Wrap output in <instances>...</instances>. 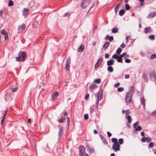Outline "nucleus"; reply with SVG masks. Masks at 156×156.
Returning <instances> with one entry per match:
<instances>
[{
    "mask_svg": "<svg viewBox=\"0 0 156 156\" xmlns=\"http://www.w3.org/2000/svg\"><path fill=\"white\" fill-rule=\"evenodd\" d=\"M26 55V52L24 51L21 52L19 54V56L16 58V60L19 62L24 61L25 60V57Z\"/></svg>",
    "mask_w": 156,
    "mask_h": 156,
    "instance_id": "obj_1",
    "label": "nucleus"
},
{
    "mask_svg": "<svg viewBox=\"0 0 156 156\" xmlns=\"http://www.w3.org/2000/svg\"><path fill=\"white\" fill-rule=\"evenodd\" d=\"M132 97V94L131 93L128 92L126 94L125 99L126 104H129L130 102Z\"/></svg>",
    "mask_w": 156,
    "mask_h": 156,
    "instance_id": "obj_2",
    "label": "nucleus"
},
{
    "mask_svg": "<svg viewBox=\"0 0 156 156\" xmlns=\"http://www.w3.org/2000/svg\"><path fill=\"white\" fill-rule=\"evenodd\" d=\"M99 92H98L97 94H95V97L96 98V102L95 106L97 108L98 106V102L100 98H101V94H100L99 96Z\"/></svg>",
    "mask_w": 156,
    "mask_h": 156,
    "instance_id": "obj_3",
    "label": "nucleus"
},
{
    "mask_svg": "<svg viewBox=\"0 0 156 156\" xmlns=\"http://www.w3.org/2000/svg\"><path fill=\"white\" fill-rule=\"evenodd\" d=\"M120 146L119 143L113 144L112 146V149L115 152H117L120 151Z\"/></svg>",
    "mask_w": 156,
    "mask_h": 156,
    "instance_id": "obj_4",
    "label": "nucleus"
},
{
    "mask_svg": "<svg viewBox=\"0 0 156 156\" xmlns=\"http://www.w3.org/2000/svg\"><path fill=\"white\" fill-rule=\"evenodd\" d=\"M139 124V122H136L133 125V126L135 128V131H140L141 129V127L138 126Z\"/></svg>",
    "mask_w": 156,
    "mask_h": 156,
    "instance_id": "obj_5",
    "label": "nucleus"
},
{
    "mask_svg": "<svg viewBox=\"0 0 156 156\" xmlns=\"http://www.w3.org/2000/svg\"><path fill=\"white\" fill-rule=\"evenodd\" d=\"M113 58L117 59V61L118 62H120L122 63V58L121 57L120 55H114L112 56Z\"/></svg>",
    "mask_w": 156,
    "mask_h": 156,
    "instance_id": "obj_6",
    "label": "nucleus"
},
{
    "mask_svg": "<svg viewBox=\"0 0 156 156\" xmlns=\"http://www.w3.org/2000/svg\"><path fill=\"white\" fill-rule=\"evenodd\" d=\"M58 91H56L54 93H53L51 97V100L52 101H54L58 96Z\"/></svg>",
    "mask_w": 156,
    "mask_h": 156,
    "instance_id": "obj_7",
    "label": "nucleus"
},
{
    "mask_svg": "<svg viewBox=\"0 0 156 156\" xmlns=\"http://www.w3.org/2000/svg\"><path fill=\"white\" fill-rule=\"evenodd\" d=\"M89 3L87 1L83 0L82 1L81 4V7L82 8L84 9L87 7Z\"/></svg>",
    "mask_w": 156,
    "mask_h": 156,
    "instance_id": "obj_8",
    "label": "nucleus"
},
{
    "mask_svg": "<svg viewBox=\"0 0 156 156\" xmlns=\"http://www.w3.org/2000/svg\"><path fill=\"white\" fill-rule=\"evenodd\" d=\"M97 86L95 84H91L89 87V89L90 92H93V90L97 88Z\"/></svg>",
    "mask_w": 156,
    "mask_h": 156,
    "instance_id": "obj_9",
    "label": "nucleus"
},
{
    "mask_svg": "<svg viewBox=\"0 0 156 156\" xmlns=\"http://www.w3.org/2000/svg\"><path fill=\"white\" fill-rule=\"evenodd\" d=\"M80 155H82L85 153V148L83 146H81L79 148Z\"/></svg>",
    "mask_w": 156,
    "mask_h": 156,
    "instance_id": "obj_10",
    "label": "nucleus"
},
{
    "mask_svg": "<svg viewBox=\"0 0 156 156\" xmlns=\"http://www.w3.org/2000/svg\"><path fill=\"white\" fill-rule=\"evenodd\" d=\"M100 136L101 139L102 141L103 144H107V140L106 138L104 136L102 135H100Z\"/></svg>",
    "mask_w": 156,
    "mask_h": 156,
    "instance_id": "obj_11",
    "label": "nucleus"
},
{
    "mask_svg": "<svg viewBox=\"0 0 156 156\" xmlns=\"http://www.w3.org/2000/svg\"><path fill=\"white\" fill-rule=\"evenodd\" d=\"M1 33L2 34L5 35V40H6L8 38V34L7 32L5 30L3 29L2 30Z\"/></svg>",
    "mask_w": 156,
    "mask_h": 156,
    "instance_id": "obj_12",
    "label": "nucleus"
},
{
    "mask_svg": "<svg viewBox=\"0 0 156 156\" xmlns=\"http://www.w3.org/2000/svg\"><path fill=\"white\" fill-rule=\"evenodd\" d=\"M150 78L152 81H154L156 78V76L154 72L152 73L150 75Z\"/></svg>",
    "mask_w": 156,
    "mask_h": 156,
    "instance_id": "obj_13",
    "label": "nucleus"
},
{
    "mask_svg": "<svg viewBox=\"0 0 156 156\" xmlns=\"http://www.w3.org/2000/svg\"><path fill=\"white\" fill-rule=\"evenodd\" d=\"M152 31V29L150 27H148L144 28V32L145 33H150Z\"/></svg>",
    "mask_w": 156,
    "mask_h": 156,
    "instance_id": "obj_14",
    "label": "nucleus"
},
{
    "mask_svg": "<svg viewBox=\"0 0 156 156\" xmlns=\"http://www.w3.org/2000/svg\"><path fill=\"white\" fill-rule=\"evenodd\" d=\"M17 87H16L14 88H10L7 91V93H8V92H9V93H12L13 92H15L17 90Z\"/></svg>",
    "mask_w": 156,
    "mask_h": 156,
    "instance_id": "obj_15",
    "label": "nucleus"
},
{
    "mask_svg": "<svg viewBox=\"0 0 156 156\" xmlns=\"http://www.w3.org/2000/svg\"><path fill=\"white\" fill-rule=\"evenodd\" d=\"M23 16L25 17H26L28 13V10L27 9H24L23 10Z\"/></svg>",
    "mask_w": 156,
    "mask_h": 156,
    "instance_id": "obj_16",
    "label": "nucleus"
},
{
    "mask_svg": "<svg viewBox=\"0 0 156 156\" xmlns=\"http://www.w3.org/2000/svg\"><path fill=\"white\" fill-rule=\"evenodd\" d=\"M62 127L60 128L59 129V132L58 133V135L59 136V137L58 138V141L60 140L61 138L60 137L61 136V135L62 134Z\"/></svg>",
    "mask_w": 156,
    "mask_h": 156,
    "instance_id": "obj_17",
    "label": "nucleus"
},
{
    "mask_svg": "<svg viewBox=\"0 0 156 156\" xmlns=\"http://www.w3.org/2000/svg\"><path fill=\"white\" fill-rule=\"evenodd\" d=\"M156 14V12H152L147 16V17L148 18H153L155 16Z\"/></svg>",
    "mask_w": 156,
    "mask_h": 156,
    "instance_id": "obj_18",
    "label": "nucleus"
},
{
    "mask_svg": "<svg viewBox=\"0 0 156 156\" xmlns=\"http://www.w3.org/2000/svg\"><path fill=\"white\" fill-rule=\"evenodd\" d=\"M86 149L88 151H89V153L90 154L94 152L93 149H90L88 145H86Z\"/></svg>",
    "mask_w": 156,
    "mask_h": 156,
    "instance_id": "obj_19",
    "label": "nucleus"
},
{
    "mask_svg": "<svg viewBox=\"0 0 156 156\" xmlns=\"http://www.w3.org/2000/svg\"><path fill=\"white\" fill-rule=\"evenodd\" d=\"M84 45L83 44L80 45V47L78 48L77 51L79 52H81L84 49Z\"/></svg>",
    "mask_w": 156,
    "mask_h": 156,
    "instance_id": "obj_20",
    "label": "nucleus"
},
{
    "mask_svg": "<svg viewBox=\"0 0 156 156\" xmlns=\"http://www.w3.org/2000/svg\"><path fill=\"white\" fill-rule=\"evenodd\" d=\"M107 48V42H106L103 45L102 49V51H105Z\"/></svg>",
    "mask_w": 156,
    "mask_h": 156,
    "instance_id": "obj_21",
    "label": "nucleus"
},
{
    "mask_svg": "<svg viewBox=\"0 0 156 156\" xmlns=\"http://www.w3.org/2000/svg\"><path fill=\"white\" fill-rule=\"evenodd\" d=\"M126 118L128 120L129 123H130L131 122L132 119L130 115L126 116Z\"/></svg>",
    "mask_w": 156,
    "mask_h": 156,
    "instance_id": "obj_22",
    "label": "nucleus"
},
{
    "mask_svg": "<svg viewBox=\"0 0 156 156\" xmlns=\"http://www.w3.org/2000/svg\"><path fill=\"white\" fill-rule=\"evenodd\" d=\"M112 142L114 143L113 144H118L119 143L117 141V138H113L112 139Z\"/></svg>",
    "mask_w": 156,
    "mask_h": 156,
    "instance_id": "obj_23",
    "label": "nucleus"
},
{
    "mask_svg": "<svg viewBox=\"0 0 156 156\" xmlns=\"http://www.w3.org/2000/svg\"><path fill=\"white\" fill-rule=\"evenodd\" d=\"M26 27V26L24 24H23L22 25H20L18 27V29L20 30V29L24 30Z\"/></svg>",
    "mask_w": 156,
    "mask_h": 156,
    "instance_id": "obj_24",
    "label": "nucleus"
},
{
    "mask_svg": "<svg viewBox=\"0 0 156 156\" xmlns=\"http://www.w3.org/2000/svg\"><path fill=\"white\" fill-rule=\"evenodd\" d=\"M126 11L124 9H123L119 11V15L120 16H122L124 13Z\"/></svg>",
    "mask_w": 156,
    "mask_h": 156,
    "instance_id": "obj_25",
    "label": "nucleus"
},
{
    "mask_svg": "<svg viewBox=\"0 0 156 156\" xmlns=\"http://www.w3.org/2000/svg\"><path fill=\"white\" fill-rule=\"evenodd\" d=\"M122 51V49L121 48H118L117 49V50H116V55H119L120 54V53Z\"/></svg>",
    "mask_w": 156,
    "mask_h": 156,
    "instance_id": "obj_26",
    "label": "nucleus"
},
{
    "mask_svg": "<svg viewBox=\"0 0 156 156\" xmlns=\"http://www.w3.org/2000/svg\"><path fill=\"white\" fill-rule=\"evenodd\" d=\"M114 63V60L113 59H111L109 61H108V66H110L112 65Z\"/></svg>",
    "mask_w": 156,
    "mask_h": 156,
    "instance_id": "obj_27",
    "label": "nucleus"
},
{
    "mask_svg": "<svg viewBox=\"0 0 156 156\" xmlns=\"http://www.w3.org/2000/svg\"><path fill=\"white\" fill-rule=\"evenodd\" d=\"M145 99L144 98H142L141 99V103L144 106H145Z\"/></svg>",
    "mask_w": 156,
    "mask_h": 156,
    "instance_id": "obj_28",
    "label": "nucleus"
},
{
    "mask_svg": "<svg viewBox=\"0 0 156 156\" xmlns=\"http://www.w3.org/2000/svg\"><path fill=\"white\" fill-rule=\"evenodd\" d=\"M118 29L116 27H114L112 30V32L114 33H115L118 32Z\"/></svg>",
    "mask_w": 156,
    "mask_h": 156,
    "instance_id": "obj_29",
    "label": "nucleus"
},
{
    "mask_svg": "<svg viewBox=\"0 0 156 156\" xmlns=\"http://www.w3.org/2000/svg\"><path fill=\"white\" fill-rule=\"evenodd\" d=\"M121 3L119 4L115 8V12H117L118 11L120 6L121 5Z\"/></svg>",
    "mask_w": 156,
    "mask_h": 156,
    "instance_id": "obj_30",
    "label": "nucleus"
},
{
    "mask_svg": "<svg viewBox=\"0 0 156 156\" xmlns=\"http://www.w3.org/2000/svg\"><path fill=\"white\" fill-rule=\"evenodd\" d=\"M108 71L110 72H112L113 71V68L111 66H108Z\"/></svg>",
    "mask_w": 156,
    "mask_h": 156,
    "instance_id": "obj_31",
    "label": "nucleus"
},
{
    "mask_svg": "<svg viewBox=\"0 0 156 156\" xmlns=\"http://www.w3.org/2000/svg\"><path fill=\"white\" fill-rule=\"evenodd\" d=\"M108 39L110 42H111L113 40V37L112 36H109L108 35Z\"/></svg>",
    "mask_w": 156,
    "mask_h": 156,
    "instance_id": "obj_32",
    "label": "nucleus"
},
{
    "mask_svg": "<svg viewBox=\"0 0 156 156\" xmlns=\"http://www.w3.org/2000/svg\"><path fill=\"white\" fill-rule=\"evenodd\" d=\"M13 2L11 0H10L9 1V3H8V6H11L13 5Z\"/></svg>",
    "mask_w": 156,
    "mask_h": 156,
    "instance_id": "obj_33",
    "label": "nucleus"
},
{
    "mask_svg": "<svg viewBox=\"0 0 156 156\" xmlns=\"http://www.w3.org/2000/svg\"><path fill=\"white\" fill-rule=\"evenodd\" d=\"M149 39L151 40H154L155 39L154 36L153 35H151L149 36Z\"/></svg>",
    "mask_w": 156,
    "mask_h": 156,
    "instance_id": "obj_34",
    "label": "nucleus"
},
{
    "mask_svg": "<svg viewBox=\"0 0 156 156\" xmlns=\"http://www.w3.org/2000/svg\"><path fill=\"white\" fill-rule=\"evenodd\" d=\"M119 143L120 144H122L123 142V139L122 138H120L118 140Z\"/></svg>",
    "mask_w": 156,
    "mask_h": 156,
    "instance_id": "obj_35",
    "label": "nucleus"
},
{
    "mask_svg": "<svg viewBox=\"0 0 156 156\" xmlns=\"http://www.w3.org/2000/svg\"><path fill=\"white\" fill-rule=\"evenodd\" d=\"M94 82L97 83H100L101 82V80L99 79H97L94 80Z\"/></svg>",
    "mask_w": 156,
    "mask_h": 156,
    "instance_id": "obj_36",
    "label": "nucleus"
},
{
    "mask_svg": "<svg viewBox=\"0 0 156 156\" xmlns=\"http://www.w3.org/2000/svg\"><path fill=\"white\" fill-rule=\"evenodd\" d=\"M154 144L152 142H150L148 146V147L149 148H152L154 146Z\"/></svg>",
    "mask_w": 156,
    "mask_h": 156,
    "instance_id": "obj_37",
    "label": "nucleus"
},
{
    "mask_svg": "<svg viewBox=\"0 0 156 156\" xmlns=\"http://www.w3.org/2000/svg\"><path fill=\"white\" fill-rule=\"evenodd\" d=\"M6 113V111L5 112V114L3 116L2 118L1 121V122L2 124L3 123L4 121V119H5V115Z\"/></svg>",
    "mask_w": 156,
    "mask_h": 156,
    "instance_id": "obj_38",
    "label": "nucleus"
},
{
    "mask_svg": "<svg viewBox=\"0 0 156 156\" xmlns=\"http://www.w3.org/2000/svg\"><path fill=\"white\" fill-rule=\"evenodd\" d=\"M134 88L133 86L131 87L130 88V91L131 93L133 92L134 91Z\"/></svg>",
    "mask_w": 156,
    "mask_h": 156,
    "instance_id": "obj_39",
    "label": "nucleus"
},
{
    "mask_svg": "<svg viewBox=\"0 0 156 156\" xmlns=\"http://www.w3.org/2000/svg\"><path fill=\"white\" fill-rule=\"evenodd\" d=\"M126 9L127 10H129L130 9V7L129 4H126L125 5Z\"/></svg>",
    "mask_w": 156,
    "mask_h": 156,
    "instance_id": "obj_40",
    "label": "nucleus"
},
{
    "mask_svg": "<svg viewBox=\"0 0 156 156\" xmlns=\"http://www.w3.org/2000/svg\"><path fill=\"white\" fill-rule=\"evenodd\" d=\"M70 58L69 57L67 58L66 61V64H69L70 63Z\"/></svg>",
    "mask_w": 156,
    "mask_h": 156,
    "instance_id": "obj_41",
    "label": "nucleus"
},
{
    "mask_svg": "<svg viewBox=\"0 0 156 156\" xmlns=\"http://www.w3.org/2000/svg\"><path fill=\"white\" fill-rule=\"evenodd\" d=\"M88 118V114H86L84 115V119L85 120H87Z\"/></svg>",
    "mask_w": 156,
    "mask_h": 156,
    "instance_id": "obj_42",
    "label": "nucleus"
},
{
    "mask_svg": "<svg viewBox=\"0 0 156 156\" xmlns=\"http://www.w3.org/2000/svg\"><path fill=\"white\" fill-rule=\"evenodd\" d=\"M124 89L123 87H119L117 89V90L119 92H121L123 91Z\"/></svg>",
    "mask_w": 156,
    "mask_h": 156,
    "instance_id": "obj_43",
    "label": "nucleus"
},
{
    "mask_svg": "<svg viewBox=\"0 0 156 156\" xmlns=\"http://www.w3.org/2000/svg\"><path fill=\"white\" fill-rule=\"evenodd\" d=\"M147 138L146 137H143L142 139H141V141L142 142H145L146 141H147Z\"/></svg>",
    "mask_w": 156,
    "mask_h": 156,
    "instance_id": "obj_44",
    "label": "nucleus"
},
{
    "mask_svg": "<svg viewBox=\"0 0 156 156\" xmlns=\"http://www.w3.org/2000/svg\"><path fill=\"white\" fill-rule=\"evenodd\" d=\"M69 64H66L65 68H66V70L67 71L69 69Z\"/></svg>",
    "mask_w": 156,
    "mask_h": 156,
    "instance_id": "obj_45",
    "label": "nucleus"
},
{
    "mask_svg": "<svg viewBox=\"0 0 156 156\" xmlns=\"http://www.w3.org/2000/svg\"><path fill=\"white\" fill-rule=\"evenodd\" d=\"M101 64L100 63V62H97L95 65V68H97L98 66H99Z\"/></svg>",
    "mask_w": 156,
    "mask_h": 156,
    "instance_id": "obj_46",
    "label": "nucleus"
},
{
    "mask_svg": "<svg viewBox=\"0 0 156 156\" xmlns=\"http://www.w3.org/2000/svg\"><path fill=\"white\" fill-rule=\"evenodd\" d=\"M156 58V55L155 54L152 55L150 57L151 59H154Z\"/></svg>",
    "mask_w": 156,
    "mask_h": 156,
    "instance_id": "obj_47",
    "label": "nucleus"
},
{
    "mask_svg": "<svg viewBox=\"0 0 156 156\" xmlns=\"http://www.w3.org/2000/svg\"><path fill=\"white\" fill-rule=\"evenodd\" d=\"M125 62L127 63H129L131 62V60L129 59H126L125 60Z\"/></svg>",
    "mask_w": 156,
    "mask_h": 156,
    "instance_id": "obj_48",
    "label": "nucleus"
},
{
    "mask_svg": "<svg viewBox=\"0 0 156 156\" xmlns=\"http://www.w3.org/2000/svg\"><path fill=\"white\" fill-rule=\"evenodd\" d=\"M152 116L156 115V110L153 112L151 114Z\"/></svg>",
    "mask_w": 156,
    "mask_h": 156,
    "instance_id": "obj_49",
    "label": "nucleus"
},
{
    "mask_svg": "<svg viewBox=\"0 0 156 156\" xmlns=\"http://www.w3.org/2000/svg\"><path fill=\"white\" fill-rule=\"evenodd\" d=\"M129 113H130V111H129V110L128 109V110H125V114L126 115L129 114Z\"/></svg>",
    "mask_w": 156,
    "mask_h": 156,
    "instance_id": "obj_50",
    "label": "nucleus"
},
{
    "mask_svg": "<svg viewBox=\"0 0 156 156\" xmlns=\"http://www.w3.org/2000/svg\"><path fill=\"white\" fill-rule=\"evenodd\" d=\"M102 58H100L98 59V62H100V63L101 64L102 62Z\"/></svg>",
    "mask_w": 156,
    "mask_h": 156,
    "instance_id": "obj_51",
    "label": "nucleus"
},
{
    "mask_svg": "<svg viewBox=\"0 0 156 156\" xmlns=\"http://www.w3.org/2000/svg\"><path fill=\"white\" fill-rule=\"evenodd\" d=\"M120 84L119 83H116L114 85V87H118L119 86Z\"/></svg>",
    "mask_w": 156,
    "mask_h": 156,
    "instance_id": "obj_52",
    "label": "nucleus"
},
{
    "mask_svg": "<svg viewBox=\"0 0 156 156\" xmlns=\"http://www.w3.org/2000/svg\"><path fill=\"white\" fill-rule=\"evenodd\" d=\"M147 142H149L151 141V138L150 137H147Z\"/></svg>",
    "mask_w": 156,
    "mask_h": 156,
    "instance_id": "obj_53",
    "label": "nucleus"
},
{
    "mask_svg": "<svg viewBox=\"0 0 156 156\" xmlns=\"http://www.w3.org/2000/svg\"><path fill=\"white\" fill-rule=\"evenodd\" d=\"M120 47L122 48H124L125 47V45L124 44V43H122L121 45H120Z\"/></svg>",
    "mask_w": 156,
    "mask_h": 156,
    "instance_id": "obj_54",
    "label": "nucleus"
},
{
    "mask_svg": "<svg viewBox=\"0 0 156 156\" xmlns=\"http://www.w3.org/2000/svg\"><path fill=\"white\" fill-rule=\"evenodd\" d=\"M125 77L126 79H128L129 77V76L128 74H126L125 75Z\"/></svg>",
    "mask_w": 156,
    "mask_h": 156,
    "instance_id": "obj_55",
    "label": "nucleus"
},
{
    "mask_svg": "<svg viewBox=\"0 0 156 156\" xmlns=\"http://www.w3.org/2000/svg\"><path fill=\"white\" fill-rule=\"evenodd\" d=\"M89 94H87L86 96L85 97V99H87L89 97Z\"/></svg>",
    "mask_w": 156,
    "mask_h": 156,
    "instance_id": "obj_56",
    "label": "nucleus"
},
{
    "mask_svg": "<svg viewBox=\"0 0 156 156\" xmlns=\"http://www.w3.org/2000/svg\"><path fill=\"white\" fill-rule=\"evenodd\" d=\"M126 55V54L125 53H122V54L121 55H119L121 57H122L123 56H125Z\"/></svg>",
    "mask_w": 156,
    "mask_h": 156,
    "instance_id": "obj_57",
    "label": "nucleus"
},
{
    "mask_svg": "<svg viewBox=\"0 0 156 156\" xmlns=\"http://www.w3.org/2000/svg\"><path fill=\"white\" fill-rule=\"evenodd\" d=\"M82 155V156H89L88 154H87L86 153H83Z\"/></svg>",
    "mask_w": 156,
    "mask_h": 156,
    "instance_id": "obj_58",
    "label": "nucleus"
},
{
    "mask_svg": "<svg viewBox=\"0 0 156 156\" xmlns=\"http://www.w3.org/2000/svg\"><path fill=\"white\" fill-rule=\"evenodd\" d=\"M67 119H68L67 123H68V126H69V123L70 122V120L69 118V117H67Z\"/></svg>",
    "mask_w": 156,
    "mask_h": 156,
    "instance_id": "obj_59",
    "label": "nucleus"
},
{
    "mask_svg": "<svg viewBox=\"0 0 156 156\" xmlns=\"http://www.w3.org/2000/svg\"><path fill=\"white\" fill-rule=\"evenodd\" d=\"M112 136L111 133L109 132H108V136L109 137H110Z\"/></svg>",
    "mask_w": 156,
    "mask_h": 156,
    "instance_id": "obj_60",
    "label": "nucleus"
},
{
    "mask_svg": "<svg viewBox=\"0 0 156 156\" xmlns=\"http://www.w3.org/2000/svg\"><path fill=\"white\" fill-rule=\"evenodd\" d=\"M64 119L63 120L62 119H60L59 120V123H62L63 122Z\"/></svg>",
    "mask_w": 156,
    "mask_h": 156,
    "instance_id": "obj_61",
    "label": "nucleus"
},
{
    "mask_svg": "<svg viewBox=\"0 0 156 156\" xmlns=\"http://www.w3.org/2000/svg\"><path fill=\"white\" fill-rule=\"evenodd\" d=\"M98 132V131H97V130H96L95 129L94 130V133L95 134H97Z\"/></svg>",
    "mask_w": 156,
    "mask_h": 156,
    "instance_id": "obj_62",
    "label": "nucleus"
},
{
    "mask_svg": "<svg viewBox=\"0 0 156 156\" xmlns=\"http://www.w3.org/2000/svg\"><path fill=\"white\" fill-rule=\"evenodd\" d=\"M141 134L142 136H144L145 135V133L144 132H142L141 133Z\"/></svg>",
    "mask_w": 156,
    "mask_h": 156,
    "instance_id": "obj_63",
    "label": "nucleus"
},
{
    "mask_svg": "<svg viewBox=\"0 0 156 156\" xmlns=\"http://www.w3.org/2000/svg\"><path fill=\"white\" fill-rule=\"evenodd\" d=\"M153 150L154 151V153L156 154V149H154Z\"/></svg>",
    "mask_w": 156,
    "mask_h": 156,
    "instance_id": "obj_64",
    "label": "nucleus"
}]
</instances>
